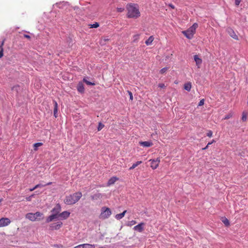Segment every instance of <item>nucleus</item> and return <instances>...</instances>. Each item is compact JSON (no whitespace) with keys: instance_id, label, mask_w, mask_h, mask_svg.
Instances as JSON below:
<instances>
[{"instance_id":"49","label":"nucleus","mask_w":248,"mask_h":248,"mask_svg":"<svg viewBox=\"0 0 248 248\" xmlns=\"http://www.w3.org/2000/svg\"><path fill=\"white\" fill-rule=\"evenodd\" d=\"M34 190H35V188H34V187H33V188H30V191H33Z\"/></svg>"},{"instance_id":"25","label":"nucleus","mask_w":248,"mask_h":248,"mask_svg":"<svg viewBox=\"0 0 248 248\" xmlns=\"http://www.w3.org/2000/svg\"><path fill=\"white\" fill-rule=\"evenodd\" d=\"M136 223H137V222L135 220H133L131 221H128L126 223V225L127 226L131 227L133 225L136 224Z\"/></svg>"},{"instance_id":"28","label":"nucleus","mask_w":248,"mask_h":248,"mask_svg":"<svg viewBox=\"0 0 248 248\" xmlns=\"http://www.w3.org/2000/svg\"><path fill=\"white\" fill-rule=\"evenodd\" d=\"M90 28H97L99 26V24L97 22H95L93 24H90Z\"/></svg>"},{"instance_id":"22","label":"nucleus","mask_w":248,"mask_h":248,"mask_svg":"<svg viewBox=\"0 0 248 248\" xmlns=\"http://www.w3.org/2000/svg\"><path fill=\"white\" fill-rule=\"evenodd\" d=\"M154 40V37L153 36H151L149 37V38L145 41V44L147 46H149L152 44V42Z\"/></svg>"},{"instance_id":"9","label":"nucleus","mask_w":248,"mask_h":248,"mask_svg":"<svg viewBox=\"0 0 248 248\" xmlns=\"http://www.w3.org/2000/svg\"><path fill=\"white\" fill-rule=\"evenodd\" d=\"M139 144L140 146L143 147H150L153 145V143L151 140L145 141H139Z\"/></svg>"},{"instance_id":"4","label":"nucleus","mask_w":248,"mask_h":248,"mask_svg":"<svg viewBox=\"0 0 248 248\" xmlns=\"http://www.w3.org/2000/svg\"><path fill=\"white\" fill-rule=\"evenodd\" d=\"M111 214V210L106 207H103L101 208V212L99 216V218L102 219H105L109 217Z\"/></svg>"},{"instance_id":"39","label":"nucleus","mask_w":248,"mask_h":248,"mask_svg":"<svg viewBox=\"0 0 248 248\" xmlns=\"http://www.w3.org/2000/svg\"><path fill=\"white\" fill-rule=\"evenodd\" d=\"M204 99H202L200 100V102L199 103L198 106H203L204 105Z\"/></svg>"},{"instance_id":"45","label":"nucleus","mask_w":248,"mask_h":248,"mask_svg":"<svg viewBox=\"0 0 248 248\" xmlns=\"http://www.w3.org/2000/svg\"><path fill=\"white\" fill-rule=\"evenodd\" d=\"M24 37H25L26 38H28V39H30L31 38L30 36H29V35H27V34H24Z\"/></svg>"},{"instance_id":"6","label":"nucleus","mask_w":248,"mask_h":248,"mask_svg":"<svg viewBox=\"0 0 248 248\" xmlns=\"http://www.w3.org/2000/svg\"><path fill=\"white\" fill-rule=\"evenodd\" d=\"M62 225V223L61 221H58L50 224L49 227L51 230H57L61 228Z\"/></svg>"},{"instance_id":"21","label":"nucleus","mask_w":248,"mask_h":248,"mask_svg":"<svg viewBox=\"0 0 248 248\" xmlns=\"http://www.w3.org/2000/svg\"><path fill=\"white\" fill-rule=\"evenodd\" d=\"M192 85L190 82H187L184 84V89L187 91H190L191 89Z\"/></svg>"},{"instance_id":"35","label":"nucleus","mask_w":248,"mask_h":248,"mask_svg":"<svg viewBox=\"0 0 248 248\" xmlns=\"http://www.w3.org/2000/svg\"><path fill=\"white\" fill-rule=\"evenodd\" d=\"M3 56V48L0 46V58L2 57Z\"/></svg>"},{"instance_id":"11","label":"nucleus","mask_w":248,"mask_h":248,"mask_svg":"<svg viewBox=\"0 0 248 248\" xmlns=\"http://www.w3.org/2000/svg\"><path fill=\"white\" fill-rule=\"evenodd\" d=\"M59 217V215H57L55 214L52 213V215L48 216L46 219V222L49 223L55 219H57Z\"/></svg>"},{"instance_id":"27","label":"nucleus","mask_w":248,"mask_h":248,"mask_svg":"<svg viewBox=\"0 0 248 248\" xmlns=\"http://www.w3.org/2000/svg\"><path fill=\"white\" fill-rule=\"evenodd\" d=\"M248 116V113L247 112H243L242 113V120L243 121H246L247 120Z\"/></svg>"},{"instance_id":"12","label":"nucleus","mask_w":248,"mask_h":248,"mask_svg":"<svg viewBox=\"0 0 248 248\" xmlns=\"http://www.w3.org/2000/svg\"><path fill=\"white\" fill-rule=\"evenodd\" d=\"M227 32L231 37H232V38H233L235 40H238V37L237 35L235 34V32L232 29L229 28L227 30Z\"/></svg>"},{"instance_id":"48","label":"nucleus","mask_w":248,"mask_h":248,"mask_svg":"<svg viewBox=\"0 0 248 248\" xmlns=\"http://www.w3.org/2000/svg\"><path fill=\"white\" fill-rule=\"evenodd\" d=\"M39 187V185H36L34 187V188L35 189H36L37 188H38Z\"/></svg>"},{"instance_id":"43","label":"nucleus","mask_w":248,"mask_h":248,"mask_svg":"<svg viewBox=\"0 0 248 248\" xmlns=\"http://www.w3.org/2000/svg\"><path fill=\"white\" fill-rule=\"evenodd\" d=\"M52 184L51 182H49V183H48L47 184H46V185H42L41 184H38L39 185V187H42V186H48V185H50Z\"/></svg>"},{"instance_id":"42","label":"nucleus","mask_w":248,"mask_h":248,"mask_svg":"<svg viewBox=\"0 0 248 248\" xmlns=\"http://www.w3.org/2000/svg\"><path fill=\"white\" fill-rule=\"evenodd\" d=\"M124 11V9L123 8H117V11L118 12H122Z\"/></svg>"},{"instance_id":"36","label":"nucleus","mask_w":248,"mask_h":248,"mask_svg":"<svg viewBox=\"0 0 248 248\" xmlns=\"http://www.w3.org/2000/svg\"><path fill=\"white\" fill-rule=\"evenodd\" d=\"M168 67L163 68L160 70V73L161 74H163V73H165L168 70Z\"/></svg>"},{"instance_id":"24","label":"nucleus","mask_w":248,"mask_h":248,"mask_svg":"<svg viewBox=\"0 0 248 248\" xmlns=\"http://www.w3.org/2000/svg\"><path fill=\"white\" fill-rule=\"evenodd\" d=\"M42 216H43V214L39 212H37L35 213H34V216H35V218H36V221L40 220V219L39 218V217H42Z\"/></svg>"},{"instance_id":"38","label":"nucleus","mask_w":248,"mask_h":248,"mask_svg":"<svg viewBox=\"0 0 248 248\" xmlns=\"http://www.w3.org/2000/svg\"><path fill=\"white\" fill-rule=\"evenodd\" d=\"M213 135V132L211 130H209L207 133V136L210 138L212 137Z\"/></svg>"},{"instance_id":"41","label":"nucleus","mask_w":248,"mask_h":248,"mask_svg":"<svg viewBox=\"0 0 248 248\" xmlns=\"http://www.w3.org/2000/svg\"><path fill=\"white\" fill-rule=\"evenodd\" d=\"M241 1V0H235V5L238 6L239 4L240 3Z\"/></svg>"},{"instance_id":"44","label":"nucleus","mask_w":248,"mask_h":248,"mask_svg":"<svg viewBox=\"0 0 248 248\" xmlns=\"http://www.w3.org/2000/svg\"><path fill=\"white\" fill-rule=\"evenodd\" d=\"M158 87L160 88H164L165 86L164 85V84H163V83H160V84H159L158 85Z\"/></svg>"},{"instance_id":"8","label":"nucleus","mask_w":248,"mask_h":248,"mask_svg":"<svg viewBox=\"0 0 248 248\" xmlns=\"http://www.w3.org/2000/svg\"><path fill=\"white\" fill-rule=\"evenodd\" d=\"M145 223L144 222H141L137 225L134 227L133 229L140 232H141L144 230V226Z\"/></svg>"},{"instance_id":"29","label":"nucleus","mask_w":248,"mask_h":248,"mask_svg":"<svg viewBox=\"0 0 248 248\" xmlns=\"http://www.w3.org/2000/svg\"><path fill=\"white\" fill-rule=\"evenodd\" d=\"M222 221L223 222V223L226 225V226H229L230 225V222H229V220L226 218H223L222 220Z\"/></svg>"},{"instance_id":"15","label":"nucleus","mask_w":248,"mask_h":248,"mask_svg":"<svg viewBox=\"0 0 248 248\" xmlns=\"http://www.w3.org/2000/svg\"><path fill=\"white\" fill-rule=\"evenodd\" d=\"M25 217L26 218L29 219L31 221H36V218H35L34 213H29L26 215Z\"/></svg>"},{"instance_id":"32","label":"nucleus","mask_w":248,"mask_h":248,"mask_svg":"<svg viewBox=\"0 0 248 248\" xmlns=\"http://www.w3.org/2000/svg\"><path fill=\"white\" fill-rule=\"evenodd\" d=\"M83 82H84L85 83H86L87 85H95L94 83H92L91 82H90L89 81H88L86 79V78H84L83 79Z\"/></svg>"},{"instance_id":"47","label":"nucleus","mask_w":248,"mask_h":248,"mask_svg":"<svg viewBox=\"0 0 248 248\" xmlns=\"http://www.w3.org/2000/svg\"><path fill=\"white\" fill-rule=\"evenodd\" d=\"M4 40H3L2 42H1V44L0 46H1L2 47H3V46L4 45Z\"/></svg>"},{"instance_id":"14","label":"nucleus","mask_w":248,"mask_h":248,"mask_svg":"<svg viewBox=\"0 0 248 248\" xmlns=\"http://www.w3.org/2000/svg\"><path fill=\"white\" fill-rule=\"evenodd\" d=\"M94 245L89 244H84L78 245L74 248H94Z\"/></svg>"},{"instance_id":"50","label":"nucleus","mask_w":248,"mask_h":248,"mask_svg":"<svg viewBox=\"0 0 248 248\" xmlns=\"http://www.w3.org/2000/svg\"><path fill=\"white\" fill-rule=\"evenodd\" d=\"M208 148V146L206 145V147L203 148L202 150H204Z\"/></svg>"},{"instance_id":"53","label":"nucleus","mask_w":248,"mask_h":248,"mask_svg":"<svg viewBox=\"0 0 248 248\" xmlns=\"http://www.w3.org/2000/svg\"><path fill=\"white\" fill-rule=\"evenodd\" d=\"M210 145H208V143L207 144V146H208V147Z\"/></svg>"},{"instance_id":"18","label":"nucleus","mask_w":248,"mask_h":248,"mask_svg":"<svg viewBox=\"0 0 248 248\" xmlns=\"http://www.w3.org/2000/svg\"><path fill=\"white\" fill-rule=\"evenodd\" d=\"M194 60L196 62V65L199 68L200 66L201 65V64L202 63V60L201 58H199L198 55H196L194 56Z\"/></svg>"},{"instance_id":"23","label":"nucleus","mask_w":248,"mask_h":248,"mask_svg":"<svg viewBox=\"0 0 248 248\" xmlns=\"http://www.w3.org/2000/svg\"><path fill=\"white\" fill-rule=\"evenodd\" d=\"M142 163L141 161H139L136 162L135 163H134L131 167L129 168V170H133L135 169L136 167H137L138 165Z\"/></svg>"},{"instance_id":"52","label":"nucleus","mask_w":248,"mask_h":248,"mask_svg":"<svg viewBox=\"0 0 248 248\" xmlns=\"http://www.w3.org/2000/svg\"><path fill=\"white\" fill-rule=\"evenodd\" d=\"M2 200H3L2 199H0V203L2 201Z\"/></svg>"},{"instance_id":"3","label":"nucleus","mask_w":248,"mask_h":248,"mask_svg":"<svg viewBox=\"0 0 248 248\" xmlns=\"http://www.w3.org/2000/svg\"><path fill=\"white\" fill-rule=\"evenodd\" d=\"M198 27V24L195 23L188 29H187L186 31H183L182 32L188 39H192L196 32V30Z\"/></svg>"},{"instance_id":"34","label":"nucleus","mask_w":248,"mask_h":248,"mask_svg":"<svg viewBox=\"0 0 248 248\" xmlns=\"http://www.w3.org/2000/svg\"><path fill=\"white\" fill-rule=\"evenodd\" d=\"M102 197V195L101 193H97L95 194L93 196V198L97 199V198H101Z\"/></svg>"},{"instance_id":"17","label":"nucleus","mask_w":248,"mask_h":248,"mask_svg":"<svg viewBox=\"0 0 248 248\" xmlns=\"http://www.w3.org/2000/svg\"><path fill=\"white\" fill-rule=\"evenodd\" d=\"M54 104V115L55 118L57 117V112L58 110V105L57 102L55 100L53 101Z\"/></svg>"},{"instance_id":"7","label":"nucleus","mask_w":248,"mask_h":248,"mask_svg":"<svg viewBox=\"0 0 248 248\" xmlns=\"http://www.w3.org/2000/svg\"><path fill=\"white\" fill-rule=\"evenodd\" d=\"M149 161H151V167L155 170L156 169L159 164L160 159L159 158H156V159H150Z\"/></svg>"},{"instance_id":"5","label":"nucleus","mask_w":248,"mask_h":248,"mask_svg":"<svg viewBox=\"0 0 248 248\" xmlns=\"http://www.w3.org/2000/svg\"><path fill=\"white\" fill-rule=\"evenodd\" d=\"M11 223V220L7 217H2L0 219V227H5L9 225Z\"/></svg>"},{"instance_id":"13","label":"nucleus","mask_w":248,"mask_h":248,"mask_svg":"<svg viewBox=\"0 0 248 248\" xmlns=\"http://www.w3.org/2000/svg\"><path fill=\"white\" fill-rule=\"evenodd\" d=\"M70 215V213L68 211H63L60 213L59 217H61L63 219H66L68 218Z\"/></svg>"},{"instance_id":"2","label":"nucleus","mask_w":248,"mask_h":248,"mask_svg":"<svg viewBox=\"0 0 248 248\" xmlns=\"http://www.w3.org/2000/svg\"><path fill=\"white\" fill-rule=\"evenodd\" d=\"M81 192H75L73 194L66 196L64 202L67 205H73L77 202L82 197Z\"/></svg>"},{"instance_id":"40","label":"nucleus","mask_w":248,"mask_h":248,"mask_svg":"<svg viewBox=\"0 0 248 248\" xmlns=\"http://www.w3.org/2000/svg\"><path fill=\"white\" fill-rule=\"evenodd\" d=\"M34 196V195L32 194L30 196L28 197H27L26 198V200L27 201H31V198L32 197H33Z\"/></svg>"},{"instance_id":"31","label":"nucleus","mask_w":248,"mask_h":248,"mask_svg":"<svg viewBox=\"0 0 248 248\" xmlns=\"http://www.w3.org/2000/svg\"><path fill=\"white\" fill-rule=\"evenodd\" d=\"M104 127V124H103L102 123H101V122H99V124H98V127H97V130L98 131H100L101 130H102V129Z\"/></svg>"},{"instance_id":"10","label":"nucleus","mask_w":248,"mask_h":248,"mask_svg":"<svg viewBox=\"0 0 248 248\" xmlns=\"http://www.w3.org/2000/svg\"><path fill=\"white\" fill-rule=\"evenodd\" d=\"M61 211V206L60 204H57L51 210V212L57 215H60Z\"/></svg>"},{"instance_id":"19","label":"nucleus","mask_w":248,"mask_h":248,"mask_svg":"<svg viewBox=\"0 0 248 248\" xmlns=\"http://www.w3.org/2000/svg\"><path fill=\"white\" fill-rule=\"evenodd\" d=\"M126 212H127L126 210H124L123 213L116 215V216L115 217V218L117 219V220H120V219H122V218H123L124 217Z\"/></svg>"},{"instance_id":"20","label":"nucleus","mask_w":248,"mask_h":248,"mask_svg":"<svg viewBox=\"0 0 248 248\" xmlns=\"http://www.w3.org/2000/svg\"><path fill=\"white\" fill-rule=\"evenodd\" d=\"M78 91L81 93H83L84 91V88L82 83H79L77 86Z\"/></svg>"},{"instance_id":"1","label":"nucleus","mask_w":248,"mask_h":248,"mask_svg":"<svg viewBox=\"0 0 248 248\" xmlns=\"http://www.w3.org/2000/svg\"><path fill=\"white\" fill-rule=\"evenodd\" d=\"M128 18H137L140 16L139 5L136 3H128L126 5Z\"/></svg>"},{"instance_id":"26","label":"nucleus","mask_w":248,"mask_h":248,"mask_svg":"<svg viewBox=\"0 0 248 248\" xmlns=\"http://www.w3.org/2000/svg\"><path fill=\"white\" fill-rule=\"evenodd\" d=\"M42 145H43V143L42 142H37V143H34L33 144L34 150L35 151H36L37 150V148L38 147L42 146Z\"/></svg>"},{"instance_id":"33","label":"nucleus","mask_w":248,"mask_h":248,"mask_svg":"<svg viewBox=\"0 0 248 248\" xmlns=\"http://www.w3.org/2000/svg\"><path fill=\"white\" fill-rule=\"evenodd\" d=\"M232 113H229L228 115H226L225 117H224V120H227V119H230V118H231L232 117Z\"/></svg>"},{"instance_id":"46","label":"nucleus","mask_w":248,"mask_h":248,"mask_svg":"<svg viewBox=\"0 0 248 248\" xmlns=\"http://www.w3.org/2000/svg\"><path fill=\"white\" fill-rule=\"evenodd\" d=\"M215 142V140H213L211 142H208V145H211V144H212L213 143H214Z\"/></svg>"},{"instance_id":"30","label":"nucleus","mask_w":248,"mask_h":248,"mask_svg":"<svg viewBox=\"0 0 248 248\" xmlns=\"http://www.w3.org/2000/svg\"><path fill=\"white\" fill-rule=\"evenodd\" d=\"M133 42H136V41H138V40L140 38V34H135L133 36Z\"/></svg>"},{"instance_id":"37","label":"nucleus","mask_w":248,"mask_h":248,"mask_svg":"<svg viewBox=\"0 0 248 248\" xmlns=\"http://www.w3.org/2000/svg\"><path fill=\"white\" fill-rule=\"evenodd\" d=\"M127 93L129 95V97H130V99L131 100H133V94H132V93L131 92L129 91H127Z\"/></svg>"},{"instance_id":"16","label":"nucleus","mask_w":248,"mask_h":248,"mask_svg":"<svg viewBox=\"0 0 248 248\" xmlns=\"http://www.w3.org/2000/svg\"><path fill=\"white\" fill-rule=\"evenodd\" d=\"M118 180H119V178L118 177H115V176L112 177L108 180L107 185L108 186L112 185L114 184Z\"/></svg>"},{"instance_id":"51","label":"nucleus","mask_w":248,"mask_h":248,"mask_svg":"<svg viewBox=\"0 0 248 248\" xmlns=\"http://www.w3.org/2000/svg\"><path fill=\"white\" fill-rule=\"evenodd\" d=\"M174 6L171 4V9H174Z\"/></svg>"}]
</instances>
